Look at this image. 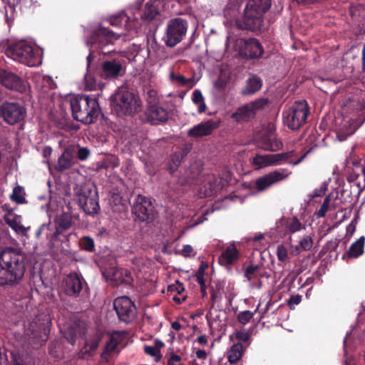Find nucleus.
I'll return each instance as SVG.
<instances>
[{
	"label": "nucleus",
	"mask_w": 365,
	"mask_h": 365,
	"mask_svg": "<svg viewBox=\"0 0 365 365\" xmlns=\"http://www.w3.org/2000/svg\"><path fill=\"white\" fill-rule=\"evenodd\" d=\"M123 335L120 332H115L109 337L106 341L104 350L101 354V357L105 361H108L109 356L113 354H118L120 351V344L122 341Z\"/></svg>",
	"instance_id": "nucleus-23"
},
{
	"label": "nucleus",
	"mask_w": 365,
	"mask_h": 365,
	"mask_svg": "<svg viewBox=\"0 0 365 365\" xmlns=\"http://www.w3.org/2000/svg\"><path fill=\"white\" fill-rule=\"evenodd\" d=\"M197 341L200 344H202V345H205L207 344V337L205 335H201V336H198L197 339Z\"/></svg>",
	"instance_id": "nucleus-64"
},
{
	"label": "nucleus",
	"mask_w": 365,
	"mask_h": 365,
	"mask_svg": "<svg viewBox=\"0 0 365 365\" xmlns=\"http://www.w3.org/2000/svg\"><path fill=\"white\" fill-rule=\"evenodd\" d=\"M98 339L95 337L91 339L89 341H86L84 347L81 350L79 355L81 358H86L93 354V352L98 346Z\"/></svg>",
	"instance_id": "nucleus-38"
},
{
	"label": "nucleus",
	"mask_w": 365,
	"mask_h": 365,
	"mask_svg": "<svg viewBox=\"0 0 365 365\" xmlns=\"http://www.w3.org/2000/svg\"><path fill=\"white\" fill-rule=\"evenodd\" d=\"M355 125L351 124L349 120L344 121L341 128H340L337 133V137L339 140H344L347 136L353 134L356 130Z\"/></svg>",
	"instance_id": "nucleus-42"
},
{
	"label": "nucleus",
	"mask_w": 365,
	"mask_h": 365,
	"mask_svg": "<svg viewBox=\"0 0 365 365\" xmlns=\"http://www.w3.org/2000/svg\"><path fill=\"white\" fill-rule=\"evenodd\" d=\"M255 140L260 144L262 149L267 151L276 152L283 147L282 142L275 135L273 124L263 127L255 135Z\"/></svg>",
	"instance_id": "nucleus-11"
},
{
	"label": "nucleus",
	"mask_w": 365,
	"mask_h": 365,
	"mask_svg": "<svg viewBox=\"0 0 365 365\" xmlns=\"http://www.w3.org/2000/svg\"><path fill=\"white\" fill-rule=\"evenodd\" d=\"M230 80V73L228 71H222L217 80L215 82V86L217 88L222 89L225 88Z\"/></svg>",
	"instance_id": "nucleus-48"
},
{
	"label": "nucleus",
	"mask_w": 365,
	"mask_h": 365,
	"mask_svg": "<svg viewBox=\"0 0 365 365\" xmlns=\"http://www.w3.org/2000/svg\"><path fill=\"white\" fill-rule=\"evenodd\" d=\"M243 352V346L240 343L233 344L227 352V359L231 364H235L238 361Z\"/></svg>",
	"instance_id": "nucleus-36"
},
{
	"label": "nucleus",
	"mask_w": 365,
	"mask_h": 365,
	"mask_svg": "<svg viewBox=\"0 0 365 365\" xmlns=\"http://www.w3.org/2000/svg\"><path fill=\"white\" fill-rule=\"evenodd\" d=\"M267 101L264 98H259L250 102L240 108L232 114V118L237 122H245L253 118L257 111L264 108Z\"/></svg>",
	"instance_id": "nucleus-17"
},
{
	"label": "nucleus",
	"mask_w": 365,
	"mask_h": 365,
	"mask_svg": "<svg viewBox=\"0 0 365 365\" xmlns=\"http://www.w3.org/2000/svg\"><path fill=\"white\" fill-rule=\"evenodd\" d=\"M235 336L238 340L246 342L250 339V334L249 333V331L243 329V330L237 331L236 332Z\"/></svg>",
	"instance_id": "nucleus-55"
},
{
	"label": "nucleus",
	"mask_w": 365,
	"mask_h": 365,
	"mask_svg": "<svg viewBox=\"0 0 365 365\" xmlns=\"http://www.w3.org/2000/svg\"><path fill=\"white\" fill-rule=\"evenodd\" d=\"M168 117L167 110L155 104L150 105L146 111L147 120L153 125L165 122Z\"/></svg>",
	"instance_id": "nucleus-25"
},
{
	"label": "nucleus",
	"mask_w": 365,
	"mask_h": 365,
	"mask_svg": "<svg viewBox=\"0 0 365 365\" xmlns=\"http://www.w3.org/2000/svg\"><path fill=\"white\" fill-rule=\"evenodd\" d=\"M207 267V264H202L199 267V269L196 273L197 281L200 284L201 290L203 292H205V289H206L205 279V271Z\"/></svg>",
	"instance_id": "nucleus-46"
},
{
	"label": "nucleus",
	"mask_w": 365,
	"mask_h": 365,
	"mask_svg": "<svg viewBox=\"0 0 365 365\" xmlns=\"http://www.w3.org/2000/svg\"><path fill=\"white\" fill-rule=\"evenodd\" d=\"M117 38L118 36L106 28L100 27L95 31L91 39L86 41L87 45L90 46V53L87 57L88 64L90 63L92 53L96 50L103 48L107 44L112 43Z\"/></svg>",
	"instance_id": "nucleus-12"
},
{
	"label": "nucleus",
	"mask_w": 365,
	"mask_h": 365,
	"mask_svg": "<svg viewBox=\"0 0 365 365\" xmlns=\"http://www.w3.org/2000/svg\"><path fill=\"white\" fill-rule=\"evenodd\" d=\"M187 30V23L181 18L170 19L167 25L165 43L173 47L182 41Z\"/></svg>",
	"instance_id": "nucleus-10"
},
{
	"label": "nucleus",
	"mask_w": 365,
	"mask_h": 365,
	"mask_svg": "<svg viewBox=\"0 0 365 365\" xmlns=\"http://www.w3.org/2000/svg\"><path fill=\"white\" fill-rule=\"evenodd\" d=\"M240 253L234 244L226 247L219 257V262L221 265L228 266L236 262L240 258Z\"/></svg>",
	"instance_id": "nucleus-27"
},
{
	"label": "nucleus",
	"mask_w": 365,
	"mask_h": 365,
	"mask_svg": "<svg viewBox=\"0 0 365 365\" xmlns=\"http://www.w3.org/2000/svg\"><path fill=\"white\" fill-rule=\"evenodd\" d=\"M49 230V225L43 224L37 230L36 235L38 237L42 232H43L46 230Z\"/></svg>",
	"instance_id": "nucleus-63"
},
{
	"label": "nucleus",
	"mask_w": 365,
	"mask_h": 365,
	"mask_svg": "<svg viewBox=\"0 0 365 365\" xmlns=\"http://www.w3.org/2000/svg\"><path fill=\"white\" fill-rule=\"evenodd\" d=\"M111 105L118 115H133L139 111L141 103L133 93L121 88L112 98Z\"/></svg>",
	"instance_id": "nucleus-6"
},
{
	"label": "nucleus",
	"mask_w": 365,
	"mask_h": 365,
	"mask_svg": "<svg viewBox=\"0 0 365 365\" xmlns=\"http://www.w3.org/2000/svg\"><path fill=\"white\" fill-rule=\"evenodd\" d=\"M108 280L113 282L116 285L121 283L129 284L133 280L131 273L126 269L111 267L103 272Z\"/></svg>",
	"instance_id": "nucleus-21"
},
{
	"label": "nucleus",
	"mask_w": 365,
	"mask_h": 365,
	"mask_svg": "<svg viewBox=\"0 0 365 365\" xmlns=\"http://www.w3.org/2000/svg\"><path fill=\"white\" fill-rule=\"evenodd\" d=\"M84 80L86 89L88 91L102 89L104 86L101 81H97L96 78L91 74H86Z\"/></svg>",
	"instance_id": "nucleus-44"
},
{
	"label": "nucleus",
	"mask_w": 365,
	"mask_h": 365,
	"mask_svg": "<svg viewBox=\"0 0 365 365\" xmlns=\"http://www.w3.org/2000/svg\"><path fill=\"white\" fill-rule=\"evenodd\" d=\"M57 227L54 233L56 237L62 231L68 229L72 224V216L70 213L64 212L61 214L56 220Z\"/></svg>",
	"instance_id": "nucleus-34"
},
{
	"label": "nucleus",
	"mask_w": 365,
	"mask_h": 365,
	"mask_svg": "<svg viewBox=\"0 0 365 365\" xmlns=\"http://www.w3.org/2000/svg\"><path fill=\"white\" fill-rule=\"evenodd\" d=\"M110 23L115 26H124L128 30H132L136 28L137 23L132 20L128 16V14L122 11L121 13L113 15L110 18Z\"/></svg>",
	"instance_id": "nucleus-29"
},
{
	"label": "nucleus",
	"mask_w": 365,
	"mask_h": 365,
	"mask_svg": "<svg viewBox=\"0 0 365 365\" xmlns=\"http://www.w3.org/2000/svg\"><path fill=\"white\" fill-rule=\"evenodd\" d=\"M276 255L279 262L283 263L288 262L289 252L284 245L281 244L277 246Z\"/></svg>",
	"instance_id": "nucleus-47"
},
{
	"label": "nucleus",
	"mask_w": 365,
	"mask_h": 365,
	"mask_svg": "<svg viewBox=\"0 0 365 365\" xmlns=\"http://www.w3.org/2000/svg\"><path fill=\"white\" fill-rule=\"evenodd\" d=\"M302 250V248L298 245H291L289 247V252L292 255L297 256L298 255Z\"/></svg>",
	"instance_id": "nucleus-62"
},
{
	"label": "nucleus",
	"mask_w": 365,
	"mask_h": 365,
	"mask_svg": "<svg viewBox=\"0 0 365 365\" xmlns=\"http://www.w3.org/2000/svg\"><path fill=\"white\" fill-rule=\"evenodd\" d=\"M11 197L16 202L22 203L24 200V197L22 195V189L19 186L15 187L13 190V193L11 195Z\"/></svg>",
	"instance_id": "nucleus-54"
},
{
	"label": "nucleus",
	"mask_w": 365,
	"mask_h": 365,
	"mask_svg": "<svg viewBox=\"0 0 365 365\" xmlns=\"http://www.w3.org/2000/svg\"><path fill=\"white\" fill-rule=\"evenodd\" d=\"M125 72V61L122 58L108 60L102 63L101 76L105 79L117 78Z\"/></svg>",
	"instance_id": "nucleus-19"
},
{
	"label": "nucleus",
	"mask_w": 365,
	"mask_h": 365,
	"mask_svg": "<svg viewBox=\"0 0 365 365\" xmlns=\"http://www.w3.org/2000/svg\"><path fill=\"white\" fill-rule=\"evenodd\" d=\"M257 269H258V267L254 266V265L248 266L246 268L245 276L248 280L252 279V275L255 274V272L257 271Z\"/></svg>",
	"instance_id": "nucleus-60"
},
{
	"label": "nucleus",
	"mask_w": 365,
	"mask_h": 365,
	"mask_svg": "<svg viewBox=\"0 0 365 365\" xmlns=\"http://www.w3.org/2000/svg\"><path fill=\"white\" fill-rule=\"evenodd\" d=\"M153 205L149 198L138 195L133 206V214L140 220L145 221L149 219L152 213Z\"/></svg>",
	"instance_id": "nucleus-20"
},
{
	"label": "nucleus",
	"mask_w": 365,
	"mask_h": 365,
	"mask_svg": "<svg viewBox=\"0 0 365 365\" xmlns=\"http://www.w3.org/2000/svg\"><path fill=\"white\" fill-rule=\"evenodd\" d=\"M113 306L120 320L129 323L135 318L137 314L135 305L128 297H118L115 299Z\"/></svg>",
	"instance_id": "nucleus-16"
},
{
	"label": "nucleus",
	"mask_w": 365,
	"mask_h": 365,
	"mask_svg": "<svg viewBox=\"0 0 365 365\" xmlns=\"http://www.w3.org/2000/svg\"><path fill=\"white\" fill-rule=\"evenodd\" d=\"M271 0H249L243 11L242 19L236 21L242 29H260L262 18L269 9Z\"/></svg>",
	"instance_id": "nucleus-2"
},
{
	"label": "nucleus",
	"mask_w": 365,
	"mask_h": 365,
	"mask_svg": "<svg viewBox=\"0 0 365 365\" xmlns=\"http://www.w3.org/2000/svg\"><path fill=\"white\" fill-rule=\"evenodd\" d=\"M206 183L209 184V191L205 193V195H209L213 192L222 189L225 183L221 180L216 178L215 175H209L206 179Z\"/></svg>",
	"instance_id": "nucleus-40"
},
{
	"label": "nucleus",
	"mask_w": 365,
	"mask_h": 365,
	"mask_svg": "<svg viewBox=\"0 0 365 365\" xmlns=\"http://www.w3.org/2000/svg\"><path fill=\"white\" fill-rule=\"evenodd\" d=\"M292 172L286 168L277 169L264 175L255 181V187L259 192H262L272 185L287 179Z\"/></svg>",
	"instance_id": "nucleus-13"
},
{
	"label": "nucleus",
	"mask_w": 365,
	"mask_h": 365,
	"mask_svg": "<svg viewBox=\"0 0 365 365\" xmlns=\"http://www.w3.org/2000/svg\"><path fill=\"white\" fill-rule=\"evenodd\" d=\"M170 80L179 86L192 87L195 84L192 78H185L183 76L171 72L169 75Z\"/></svg>",
	"instance_id": "nucleus-41"
},
{
	"label": "nucleus",
	"mask_w": 365,
	"mask_h": 365,
	"mask_svg": "<svg viewBox=\"0 0 365 365\" xmlns=\"http://www.w3.org/2000/svg\"><path fill=\"white\" fill-rule=\"evenodd\" d=\"M299 244L302 250L309 251L312 249L313 246V240L310 236L305 235L299 241Z\"/></svg>",
	"instance_id": "nucleus-51"
},
{
	"label": "nucleus",
	"mask_w": 365,
	"mask_h": 365,
	"mask_svg": "<svg viewBox=\"0 0 365 365\" xmlns=\"http://www.w3.org/2000/svg\"><path fill=\"white\" fill-rule=\"evenodd\" d=\"M182 358L177 354H172L168 361L167 365H184L181 363Z\"/></svg>",
	"instance_id": "nucleus-57"
},
{
	"label": "nucleus",
	"mask_w": 365,
	"mask_h": 365,
	"mask_svg": "<svg viewBox=\"0 0 365 365\" xmlns=\"http://www.w3.org/2000/svg\"><path fill=\"white\" fill-rule=\"evenodd\" d=\"M0 82L6 88L21 93L27 92L29 89L27 81L6 70H0Z\"/></svg>",
	"instance_id": "nucleus-18"
},
{
	"label": "nucleus",
	"mask_w": 365,
	"mask_h": 365,
	"mask_svg": "<svg viewBox=\"0 0 365 365\" xmlns=\"http://www.w3.org/2000/svg\"><path fill=\"white\" fill-rule=\"evenodd\" d=\"M307 153L308 152L302 154L296 160H292L297 156L293 150L277 154H257L252 158L251 164L255 170L280 165L286 162L297 165L304 160Z\"/></svg>",
	"instance_id": "nucleus-5"
},
{
	"label": "nucleus",
	"mask_w": 365,
	"mask_h": 365,
	"mask_svg": "<svg viewBox=\"0 0 365 365\" xmlns=\"http://www.w3.org/2000/svg\"><path fill=\"white\" fill-rule=\"evenodd\" d=\"M81 247L88 252H91L94 249V242L92 238L89 237H84L80 241Z\"/></svg>",
	"instance_id": "nucleus-50"
},
{
	"label": "nucleus",
	"mask_w": 365,
	"mask_h": 365,
	"mask_svg": "<svg viewBox=\"0 0 365 365\" xmlns=\"http://www.w3.org/2000/svg\"><path fill=\"white\" fill-rule=\"evenodd\" d=\"M39 78H42L43 80V86L48 87V88H54L56 86L50 76H38Z\"/></svg>",
	"instance_id": "nucleus-58"
},
{
	"label": "nucleus",
	"mask_w": 365,
	"mask_h": 365,
	"mask_svg": "<svg viewBox=\"0 0 365 365\" xmlns=\"http://www.w3.org/2000/svg\"><path fill=\"white\" fill-rule=\"evenodd\" d=\"M72 163V154L68 150H66L58 158L56 168L58 170H63L69 168Z\"/></svg>",
	"instance_id": "nucleus-43"
},
{
	"label": "nucleus",
	"mask_w": 365,
	"mask_h": 365,
	"mask_svg": "<svg viewBox=\"0 0 365 365\" xmlns=\"http://www.w3.org/2000/svg\"><path fill=\"white\" fill-rule=\"evenodd\" d=\"M262 86V80L257 76H250L245 82V86L242 90V94L250 96L260 90Z\"/></svg>",
	"instance_id": "nucleus-31"
},
{
	"label": "nucleus",
	"mask_w": 365,
	"mask_h": 365,
	"mask_svg": "<svg viewBox=\"0 0 365 365\" xmlns=\"http://www.w3.org/2000/svg\"><path fill=\"white\" fill-rule=\"evenodd\" d=\"M70 107L73 118L85 124L93 123L98 115V103L86 96L71 97Z\"/></svg>",
	"instance_id": "nucleus-3"
},
{
	"label": "nucleus",
	"mask_w": 365,
	"mask_h": 365,
	"mask_svg": "<svg viewBox=\"0 0 365 365\" xmlns=\"http://www.w3.org/2000/svg\"><path fill=\"white\" fill-rule=\"evenodd\" d=\"M74 190L78 203L83 211L88 215L97 213L100 207L96 196L86 187H77Z\"/></svg>",
	"instance_id": "nucleus-14"
},
{
	"label": "nucleus",
	"mask_w": 365,
	"mask_h": 365,
	"mask_svg": "<svg viewBox=\"0 0 365 365\" xmlns=\"http://www.w3.org/2000/svg\"><path fill=\"white\" fill-rule=\"evenodd\" d=\"M168 290L173 294V299L175 302L180 304L186 299V295L182 294L185 291V287L182 283L179 281H176L174 284H170L168 287Z\"/></svg>",
	"instance_id": "nucleus-32"
},
{
	"label": "nucleus",
	"mask_w": 365,
	"mask_h": 365,
	"mask_svg": "<svg viewBox=\"0 0 365 365\" xmlns=\"http://www.w3.org/2000/svg\"><path fill=\"white\" fill-rule=\"evenodd\" d=\"M7 53L14 61L28 66H36L41 62L39 50L31 41L21 40L11 44Z\"/></svg>",
	"instance_id": "nucleus-4"
},
{
	"label": "nucleus",
	"mask_w": 365,
	"mask_h": 365,
	"mask_svg": "<svg viewBox=\"0 0 365 365\" xmlns=\"http://www.w3.org/2000/svg\"><path fill=\"white\" fill-rule=\"evenodd\" d=\"M50 324V318L46 315H41L32 322H24L25 334L30 338L34 347L44 344L49 333Z\"/></svg>",
	"instance_id": "nucleus-7"
},
{
	"label": "nucleus",
	"mask_w": 365,
	"mask_h": 365,
	"mask_svg": "<svg viewBox=\"0 0 365 365\" xmlns=\"http://www.w3.org/2000/svg\"><path fill=\"white\" fill-rule=\"evenodd\" d=\"M308 112L305 101L295 102L283 112L284 122L292 130L298 129L305 123Z\"/></svg>",
	"instance_id": "nucleus-9"
},
{
	"label": "nucleus",
	"mask_w": 365,
	"mask_h": 365,
	"mask_svg": "<svg viewBox=\"0 0 365 365\" xmlns=\"http://www.w3.org/2000/svg\"><path fill=\"white\" fill-rule=\"evenodd\" d=\"M240 0H229L224 9V16L230 21H232L238 11Z\"/></svg>",
	"instance_id": "nucleus-37"
},
{
	"label": "nucleus",
	"mask_w": 365,
	"mask_h": 365,
	"mask_svg": "<svg viewBox=\"0 0 365 365\" xmlns=\"http://www.w3.org/2000/svg\"><path fill=\"white\" fill-rule=\"evenodd\" d=\"M330 200V196H327L320 209L317 212V215L318 217H323L325 216L326 213L327 212L329 208Z\"/></svg>",
	"instance_id": "nucleus-52"
},
{
	"label": "nucleus",
	"mask_w": 365,
	"mask_h": 365,
	"mask_svg": "<svg viewBox=\"0 0 365 365\" xmlns=\"http://www.w3.org/2000/svg\"><path fill=\"white\" fill-rule=\"evenodd\" d=\"M25 108L16 103L4 102L0 106V117L10 125H14L24 118Z\"/></svg>",
	"instance_id": "nucleus-15"
},
{
	"label": "nucleus",
	"mask_w": 365,
	"mask_h": 365,
	"mask_svg": "<svg viewBox=\"0 0 365 365\" xmlns=\"http://www.w3.org/2000/svg\"><path fill=\"white\" fill-rule=\"evenodd\" d=\"M62 331L66 339L73 344L76 339L83 334L84 328L80 324L75 322L72 325H65Z\"/></svg>",
	"instance_id": "nucleus-30"
},
{
	"label": "nucleus",
	"mask_w": 365,
	"mask_h": 365,
	"mask_svg": "<svg viewBox=\"0 0 365 365\" xmlns=\"http://www.w3.org/2000/svg\"><path fill=\"white\" fill-rule=\"evenodd\" d=\"M255 312H252L249 310L243 311L239 313L237 319L239 322L242 324H247L250 319L254 317Z\"/></svg>",
	"instance_id": "nucleus-49"
},
{
	"label": "nucleus",
	"mask_w": 365,
	"mask_h": 365,
	"mask_svg": "<svg viewBox=\"0 0 365 365\" xmlns=\"http://www.w3.org/2000/svg\"><path fill=\"white\" fill-rule=\"evenodd\" d=\"M63 289L70 296H76L82 289L81 279L76 274H70L64 280Z\"/></svg>",
	"instance_id": "nucleus-26"
},
{
	"label": "nucleus",
	"mask_w": 365,
	"mask_h": 365,
	"mask_svg": "<svg viewBox=\"0 0 365 365\" xmlns=\"http://www.w3.org/2000/svg\"><path fill=\"white\" fill-rule=\"evenodd\" d=\"M304 228L297 217H282L277 222V230L279 233L292 234Z\"/></svg>",
	"instance_id": "nucleus-22"
},
{
	"label": "nucleus",
	"mask_w": 365,
	"mask_h": 365,
	"mask_svg": "<svg viewBox=\"0 0 365 365\" xmlns=\"http://www.w3.org/2000/svg\"><path fill=\"white\" fill-rule=\"evenodd\" d=\"M233 43L234 49L240 55L250 58H257L262 56L264 49L259 41L255 38H237L231 36H227L226 45L230 47Z\"/></svg>",
	"instance_id": "nucleus-8"
},
{
	"label": "nucleus",
	"mask_w": 365,
	"mask_h": 365,
	"mask_svg": "<svg viewBox=\"0 0 365 365\" xmlns=\"http://www.w3.org/2000/svg\"><path fill=\"white\" fill-rule=\"evenodd\" d=\"M364 242L365 237L362 236L356 242L351 244L349 251V255L351 257H357L363 254Z\"/></svg>",
	"instance_id": "nucleus-39"
},
{
	"label": "nucleus",
	"mask_w": 365,
	"mask_h": 365,
	"mask_svg": "<svg viewBox=\"0 0 365 365\" xmlns=\"http://www.w3.org/2000/svg\"><path fill=\"white\" fill-rule=\"evenodd\" d=\"M164 346L165 344L162 341L155 339L153 345L144 346V351L146 354L153 356L156 361H159L162 357L160 350Z\"/></svg>",
	"instance_id": "nucleus-35"
},
{
	"label": "nucleus",
	"mask_w": 365,
	"mask_h": 365,
	"mask_svg": "<svg viewBox=\"0 0 365 365\" xmlns=\"http://www.w3.org/2000/svg\"><path fill=\"white\" fill-rule=\"evenodd\" d=\"M90 155V151L86 148H80L78 151V158L81 160H84L88 158Z\"/></svg>",
	"instance_id": "nucleus-59"
},
{
	"label": "nucleus",
	"mask_w": 365,
	"mask_h": 365,
	"mask_svg": "<svg viewBox=\"0 0 365 365\" xmlns=\"http://www.w3.org/2000/svg\"><path fill=\"white\" fill-rule=\"evenodd\" d=\"M26 270L24 257L14 250L0 254V286L13 285L22 279Z\"/></svg>",
	"instance_id": "nucleus-1"
},
{
	"label": "nucleus",
	"mask_w": 365,
	"mask_h": 365,
	"mask_svg": "<svg viewBox=\"0 0 365 365\" xmlns=\"http://www.w3.org/2000/svg\"><path fill=\"white\" fill-rule=\"evenodd\" d=\"M163 6V1L162 0L148 1L140 14L141 18L147 21L153 20L159 14V10Z\"/></svg>",
	"instance_id": "nucleus-28"
},
{
	"label": "nucleus",
	"mask_w": 365,
	"mask_h": 365,
	"mask_svg": "<svg viewBox=\"0 0 365 365\" xmlns=\"http://www.w3.org/2000/svg\"><path fill=\"white\" fill-rule=\"evenodd\" d=\"M192 101L197 106V110L200 113H204L206 110L203 96L200 91L195 90L192 93Z\"/></svg>",
	"instance_id": "nucleus-45"
},
{
	"label": "nucleus",
	"mask_w": 365,
	"mask_h": 365,
	"mask_svg": "<svg viewBox=\"0 0 365 365\" xmlns=\"http://www.w3.org/2000/svg\"><path fill=\"white\" fill-rule=\"evenodd\" d=\"M192 251H193L192 247L189 245H186L183 247V248L181 251V253L185 257H190L191 255Z\"/></svg>",
	"instance_id": "nucleus-61"
},
{
	"label": "nucleus",
	"mask_w": 365,
	"mask_h": 365,
	"mask_svg": "<svg viewBox=\"0 0 365 365\" xmlns=\"http://www.w3.org/2000/svg\"><path fill=\"white\" fill-rule=\"evenodd\" d=\"M217 126V123L212 120H207L190 128L187 134L192 138H201L211 134Z\"/></svg>",
	"instance_id": "nucleus-24"
},
{
	"label": "nucleus",
	"mask_w": 365,
	"mask_h": 365,
	"mask_svg": "<svg viewBox=\"0 0 365 365\" xmlns=\"http://www.w3.org/2000/svg\"><path fill=\"white\" fill-rule=\"evenodd\" d=\"M5 220L6 223L17 233H21L24 235H26V232L29 227H25L21 224V218L15 215H8Z\"/></svg>",
	"instance_id": "nucleus-33"
},
{
	"label": "nucleus",
	"mask_w": 365,
	"mask_h": 365,
	"mask_svg": "<svg viewBox=\"0 0 365 365\" xmlns=\"http://www.w3.org/2000/svg\"><path fill=\"white\" fill-rule=\"evenodd\" d=\"M180 161H181V158H180V155H178V154L173 155L171 157V159L169 162V165H168L169 170L171 172H175L177 170L179 165L180 164Z\"/></svg>",
	"instance_id": "nucleus-53"
},
{
	"label": "nucleus",
	"mask_w": 365,
	"mask_h": 365,
	"mask_svg": "<svg viewBox=\"0 0 365 365\" xmlns=\"http://www.w3.org/2000/svg\"><path fill=\"white\" fill-rule=\"evenodd\" d=\"M148 101L150 106L151 104H155L158 100V93L155 90L150 89L147 92Z\"/></svg>",
	"instance_id": "nucleus-56"
}]
</instances>
